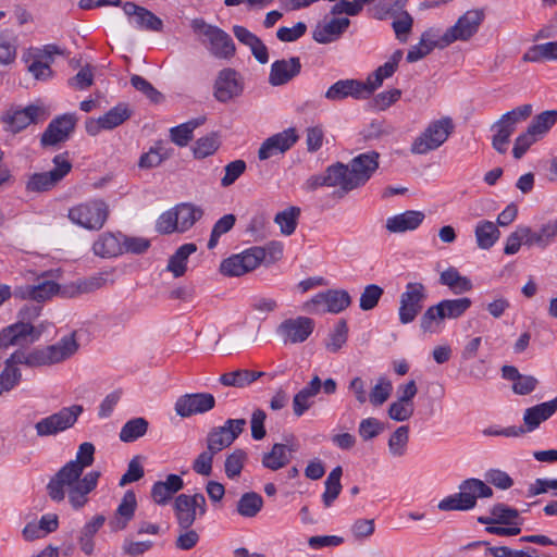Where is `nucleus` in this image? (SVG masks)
<instances>
[{"label":"nucleus","instance_id":"nucleus-15","mask_svg":"<svg viewBox=\"0 0 557 557\" xmlns=\"http://www.w3.org/2000/svg\"><path fill=\"white\" fill-rule=\"evenodd\" d=\"M83 412L81 405L64 407L46 418H42L35 424L36 434L39 437L53 436L72 428L79 414Z\"/></svg>","mask_w":557,"mask_h":557},{"label":"nucleus","instance_id":"nucleus-23","mask_svg":"<svg viewBox=\"0 0 557 557\" xmlns=\"http://www.w3.org/2000/svg\"><path fill=\"white\" fill-rule=\"evenodd\" d=\"M215 406V398L210 393L185 394L177 398L175 412L182 418L201 414L210 411Z\"/></svg>","mask_w":557,"mask_h":557},{"label":"nucleus","instance_id":"nucleus-62","mask_svg":"<svg viewBox=\"0 0 557 557\" xmlns=\"http://www.w3.org/2000/svg\"><path fill=\"white\" fill-rule=\"evenodd\" d=\"M246 458L247 455L243 449H235L226 457L224 470L228 479H235L240 475Z\"/></svg>","mask_w":557,"mask_h":557},{"label":"nucleus","instance_id":"nucleus-63","mask_svg":"<svg viewBox=\"0 0 557 557\" xmlns=\"http://www.w3.org/2000/svg\"><path fill=\"white\" fill-rule=\"evenodd\" d=\"M531 237V228L528 226H520L511 233L506 240L504 252L506 255H513L519 251L522 242L528 245V238Z\"/></svg>","mask_w":557,"mask_h":557},{"label":"nucleus","instance_id":"nucleus-5","mask_svg":"<svg viewBox=\"0 0 557 557\" xmlns=\"http://www.w3.org/2000/svg\"><path fill=\"white\" fill-rule=\"evenodd\" d=\"M40 314V307L24 306L18 311L21 321L5 326L0 331V349L9 346H22L33 344L39 339L41 331L37 330L26 320H33Z\"/></svg>","mask_w":557,"mask_h":557},{"label":"nucleus","instance_id":"nucleus-51","mask_svg":"<svg viewBox=\"0 0 557 557\" xmlns=\"http://www.w3.org/2000/svg\"><path fill=\"white\" fill-rule=\"evenodd\" d=\"M132 116V110L126 103H119L101 115L104 129H113Z\"/></svg>","mask_w":557,"mask_h":557},{"label":"nucleus","instance_id":"nucleus-54","mask_svg":"<svg viewBox=\"0 0 557 557\" xmlns=\"http://www.w3.org/2000/svg\"><path fill=\"white\" fill-rule=\"evenodd\" d=\"M299 215L300 209L298 207H288L276 213L274 222L280 226L283 235L289 236L296 230Z\"/></svg>","mask_w":557,"mask_h":557},{"label":"nucleus","instance_id":"nucleus-21","mask_svg":"<svg viewBox=\"0 0 557 557\" xmlns=\"http://www.w3.org/2000/svg\"><path fill=\"white\" fill-rule=\"evenodd\" d=\"M77 119L73 113H65L53 119L41 134L42 147H53L66 141L73 133Z\"/></svg>","mask_w":557,"mask_h":557},{"label":"nucleus","instance_id":"nucleus-41","mask_svg":"<svg viewBox=\"0 0 557 557\" xmlns=\"http://www.w3.org/2000/svg\"><path fill=\"white\" fill-rule=\"evenodd\" d=\"M265 373L261 371H251L247 369H238L224 373L220 376L219 382L224 386H233L243 388L262 377Z\"/></svg>","mask_w":557,"mask_h":557},{"label":"nucleus","instance_id":"nucleus-52","mask_svg":"<svg viewBox=\"0 0 557 557\" xmlns=\"http://www.w3.org/2000/svg\"><path fill=\"white\" fill-rule=\"evenodd\" d=\"M263 506L262 497L255 492H248L242 495L237 502V512L246 518H252L261 510Z\"/></svg>","mask_w":557,"mask_h":557},{"label":"nucleus","instance_id":"nucleus-55","mask_svg":"<svg viewBox=\"0 0 557 557\" xmlns=\"http://www.w3.org/2000/svg\"><path fill=\"white\" fill-rule=\"evenodd\" d=\"M409 442V426H398L389 436L388 450L393 457H401L407 451Z\"/></svg>","mask_w":557,"mask_h":557},{"label":"nucleus","instance_id":"nucleus-48","mask_svg":"<svg viewBox=\"0 0 557 557\" xmlns=\"http://www.w3.org/2000/svg\"><path fill=\"white\" fill-rule=\"evenodd\" d=\"M557 237V218L544 223L537 232L531 230V237L528 245H536L541 248L547 247Z\"/></svg>","mask_w":557,"mask_h":557},{"label":"nucleus","instance_id":"nucleus-40","mask_svg":"<svg viewBox=\"0 0 557 557\" xmlns=\"http://www.w3.org/2000/svg\"><path fill=\"white\" fill-rule=\"evenodd\" d=\"M436 33L429 28L421 35L420 41L412 46L407 53V61L412 63L426 57L434 48H440V38L436 40Z\"/></svg>","mask_w":557,"mask_h":557},{"label":"nucleus","instance_id":"nucleus-60","mask_svg":"<svg viewBox=\"0 0 557 557\" xmlns=\"http://www.w3.org/2000/svg\"><path fill=\"white\" fill-rule=\"evenodd\" d=\"M132 23H134L138 28L151 32H161L163 28V22L161 18L146 8L139 10Z\"/></svg>","mask_w":557,"mask_h":557},{"label":"nucleus","instance_id":"nucleus-33","mask_svg":"<svg viewBox=\"0 0 557 557\" xmlns=\"http://www.w3.org/2000/svg\"><path fill=\"white\" fill-rule=\"evenodd\" d=\"M322 387V382L318 375H314L311 381L302 387L293 398V411L296 417H301L312 405V398L315 397Z\"/></svg>","mask_w":557,"mask_h":557},{"label":"nucleus","instance_id":"nucleus-11","mask_svg":"<svg viewBox=\"0 0 557 557\" xmlns=\"http://www.w3.org/2000/svg\"><path fill=\"white\" fill-rule=\"evenodd\" d=\"M67 216L81 227L98 231L109 216V206L101 199L89 200L71 208Z\"/></svg>","mask_w":557,"mask_h":557},{"label":"nucleus","instance_id":"nucleus-46","mask_svg":"<svg viewBox=\"0 0 557 557\" xmlns=\"http://www.w3.org/2000/svg\"><path fill=\"white\" fill-rule=\"evenodd\" d=\"M205 122V117H197L186 123L174 126L170 129V138L171 141L177 145L178 147H186L188 143L193 139L194 131L202 125Z\"/></svg>","mask_w":557,"mask_h":557},{"label":"nucleus","instance_id":"nucleus-9","mask_svg":"<svg viewBox=\"0 0 557 557\" xmlns=\"http://www.w3.org/2000/svg\"><path fill=\"white\" fill-rule=\"evenodd\" d=\"M202 216V210L190 203H181L162 213L156 224L160 234L184 233Z\"/></svg>","mask_w":557,"mask_h":557},{"label":"nucleus","instance_id":"nucleus-49","mask_svg":"<svg viewBox=\"0 0 557 557\" xmlns=\"http://www.w3.org/2000/svg\"><path fill=\"white\" fill-rule=\"evenodd\" d=\"M343 469L341 466L335 467L327 475L324 485L325 491L322 495L325 507H330L333 502L338 497L342 491L341 478Z\"/></svg>","mask_w":557,"mask_h":557},{"label":"nucleus","instance_id":"nucleus-26","mask_svg":"<svg viewBox=\"0 0 557 557\" xmlns=\"http://www.w3.org/2000/svg\"><path fill=\"white\" fill-rule=\"evenodd\" d=\"M301 71L298 57L276 60L271 64L269 84L273 87L283 86L295 78Z\"/></svg>","mask_w":557,"mask_h":557},{"label":"nucleus","instance_id":"nucleus-17","mask_svg":"<svg viewBox=\"0 0 557 557\" xmlns=\"http://www.w3.org/2000/svg\"><path fill=\"white\" fill-rule=\"evenodd\" d=\"M425 299L426 289L422 283H408L399 298L398 317L400 323L408 324L413 322L422 310Z\"/></svg>","mask_w":557,"mask_h":557},{"label":"nucleus","instance_id":"nucleus-64","mask_svg":"<svg viewBox=\"0 0 557 557\" xmlns=\"http://www.w3.org/2000/svg\"><path fill=\"white\" fill-rule=\"evenodd\" d=\"M384 290L376 284L367 285L360 295L359 306L363 311L372 310L376 307Z\"/></svg>","mask_w":557,"mask_h":557},{"label":"nucleus","instance_id":"nucleus-2","mask_svg":"<svg viewBox=\"0 0 557 557\" xmlns=\"http://www.w3.org/2000/svg\"><path fill=\"white\" fill-rule=\"evenodd\" d=\"M283 256V246L278 242H271L264 247L255 246L240 253L233 255L220 264V272L226 276L244 275L261 263L271 265Z\"/></svg>","mask_w":557,"mask_h":557},{"label":"nucleus","instance_id":"nucleus-28","mask_svg":"<svg viewBox=\"0 0 557 557\" xmlns=\"http://www.w3.org/2000/svg\"><path fill=\"white\" fill-rule=\"evenodd\" d=\"M425 219V214L419 210H407L405 212L388 216L385 228L391 234L406 233L417 230Z\"/></svg>","mask_w":557,"mask_h":557},{"label":"nucleus","instance_id":"nucleus-56","mask_svg":"<svg viewBox=\"0 0 557 557\" xmlns=\"http://www.w3.org/2000/svg\"><path fill=\"white\" fill-rule=\"evenodd\" d=\"M95 446L92 443L84 442L78 446L75 459L67 461L65 465L73 467L84 473L85 469L90 467L95 460Z\"/></svg>","mask_w":557,"mask_h":557},{"label":"nucleus","instance_id":"nucleus-20","mask_svg":"<svg viewBox=\"0 0 557 557\" xmlns=\"http://www.w3.org/2000/svg\"><path fill=\"white\" fill-rule=\"evenodd\" d=\"M314 322L308 317H297L284 320L276 333L285 345L304 343L313 332Z\"/></svg>","mask_w":557,"mask_h":557},{"label":"nucleus","instance_id":"nucleus-10","mask_svg":"<svg viewBox=\"0 0 557 557\" xmlns=\"http://www.w3.org/2000/svg\"><path fill=\"white\" fill-rule=\"evenodd\" d=\"M533 112L532 104L519 106L506 113H504L492 126L496 133L492 139L493 148L499 152L505 153L507 151V145L510 136L515 133L518 125L527 121Z\"/></svg>","mask_w":557,"mask_h":557},{"label":"nucleus","instance_id":"nucleus-44","mask_svg":"<svg viewBox=\"0 0 557 557\" xmlns=\"http://www.w3.org/2000/svg\"><path fill=\"white\" fill-rule=\"evenodd\" d=\"M173 153V149L163 141H158L148 152L141 154L138 165L141 169H151L160 165Z\"/></svg>","mask_w":557,"mask_h":557},{"label":"nucleus","instance_id":"nucleus-45","mask_svg":"<svg viewBox=\"0 0 557 557\" xmlns=\"http://www.w3.org/2000/svg\"><path fill=\"white\" fill-rule=\"evenodd\" d=\"M524 62L540 63L557 60V40L539 44L530 47L523 54Z\"/></svg>","mask_w":557,"mask_h":557},{"label":"nucleus","instance_id":"nucleus-1","mask_svg":"<svg viewBox=\"0 0 557 557\" xmlns=\"http://www.w3.org/2000/svg\"><path fill=\"white\" fill-rule=\"evenodd\" d=\"M101 473L89 471L83 472L64 465L61 467L47 484V494L54 503L67 499L74 510L83 509L89 502V494L96 490Z\"/></svg>","mask_w":557,"mask_h":557},{"label":"nucleus","instance_id":"nucleus-19","mask_svg":"<svg viewBox=\"0 0 557 557\" xmlns=\"http://www.w3.org/2000/svg\"><path fill=\"white\" fill-rule=\"evenodd\" d=\"M351 304V297L345 289H329L317 294L308 304L313 313H339Z\"/></svg>","mask_w":557,"mask_h":557},{"label":"nucleus","instance_id":"nucleus-12","mask_svg":"<svg viewBox=\"0 0 557 557\" xmlns=\"http://www.w3.org/2000/svg\"><path fill=\"white\" fill-rule=\"evenodd\" d=\"M484 12L473 9L465 12L457 22L440 37V48L444 49L455 41H467L473 37L484 21Z\"/></svg>","mask_w":557,"mask_h":557},{"label":"nucleus","instance_id":"nucleus-36","mask_svg":"<svg viewBox=\"0 0 557 557\" xmlns=\"http://www.w3.org/2000/svg\"><path fill=\"white\" fill-rule=\"evenodd\" d=\"M557 410V397L528 408L523 414V422L528 431L535 430L543 421L550 418Z\"/></svg>","mask_w":557,"mask_h":557},{"label":"nucleus","instance_id":"nucleus-7","mask_svg":"<svg viewBox=\"0 0 557 557\" xmlns=\"http://www.w3.org/2000/svg\"><path fill=\"white\" fill-rule=\"evenodd\" d=\"M472 305L468 297L444 299L429 307L420 319V327L425 333H437L446 319H458Z\"/></svg>","mask_w":557,"mask_h":557},{"label":"nucleus","instance_id":"nucleus-43","mask_svg":"<svg viewBox=\"0 0 557 557\" xmlns=\"http://www.w3.org/2000/svg\"><path fill=\"white\" fill-rule=\"evenodd\" d=\"M196 250L197 246L194 243L182 245L175 253L171 256L166 267L168 271H170L174 277L183 276L187 270V260Z\"/></svg>","mask_w":557,"mask_h":557},{"label":"nucleus","instance_id":"nucleus-6","mask_svg":"<svg viewBox=\"0 0 557 557\" xmlns=\"http://www.w3.org/2000/svg\"><path fill=\"white\" fill-rule=\"evenodd\" d=\"M493 490L482 480L467 479L459 485V492L443 498L437 507L442 511H467L475 507L478 498H490Z\"/></svg>","mask_w":557,"mask_h":557},{"label":"nucleus","instance_id":"nucleus-47","mask_svg":"<svg viewBox=\"0 0 557 557\" xmlns=\"http://www.w3.org/2000/svg\"><path fill=\"white\" fill-rule=\"evenodd\" d=\"M474 233L479 248L484 250L493 247L500 235L496 224L491 221H480Z\"/></svg>","mask_w":557,"mask_h":557},{"label":"nucleus","instance_id":"nucleus-31","mask_svg":"<svg viewBox=\"0 0 557 557\" xmlns=\"http://www.w3.org/2000/svg\"><path fill=\"white\" fill-rule=\"evenodd\" d=\"M207 38L210 42V52L219 59H231L235 55L236 48L231 36L223 29L209 28Z\"/></svg>","mask_w":557,"mask_h":557},{"label":"nucleus","instance_id":"nucleus-38","mask_svg":"<svg viewBox=\"0 0 557 557\" xmlns=\"http://www.w3.org/2000/svg\"><path fill=\"white\" fill-rule=\"evenodd\" d=\"M106 522V517L103 515H97L91 518L88 522L84 524V527L79 531L78 535V544L82 552L88 556L94 554L95 550V541L94 537L97 532L102 528Z\"/></svg>","mask_w":557,"mask_h":557},{"label":"nucleus","instance_id":"nucleus-22","mask_svg":"<svg viewBox=\"0 0 557 557\" xmlns=\"http://www.w3.org/2000/svg\"><path fill=\"white\" fill-rule=\"evenodd\" d=\"M298 138L296 129L293 127L268 137L259 147V160L265 161L285 153L297 143Z\"/></svg>","mask_w":557,"mask_h":557},{"label":"nucleus","instance_id":"nucleus-37","mask_svg":"<svg viewBox=\"0 0 557 557\" xmlns=\"http://www.w3.org/2000/svg\"><path fill=\"white\" fill-rule=\"evenodd\" d=\"M343 177L337 168V163L330 165L323 174L310 176L304 184V188L308 191H313L319 187H338L341 195L343 194Z\"/></svg>","mask_w":557,"mask_h":557},{"label":"nucleus","instance_id":"nucleus-24","mask_svg":"<svg viewBox=\"0 0 557 557\" xmlns=\"http://www.w3.org/2000/svg\"><path fill=\"white\" fill-rule=\"evenodd\" d=\"M244 89L242 76L234 69L226 67L219 72L214 82V97L220 102H227L238 97Z\"/></svg>","mask_w":557,"mask_h":557},{"label":"nucleus","instance_id":"nucleus-14","mask_svg":"<svg viewBox=\"0 0 557 557\" xmlns=\"http://www.w3.org/2000/svg\"><path fill=\"white\" fill-rule=\"evenodd\" d=\"M48 113L42 106L29 104L25 108H11L1 116L3 128L5 132L17 134L30 124L42 122L47 119Z\"/></svg>","mask_w":557,"mask_h":557},{"label":"nucleus","instance_id":"nucleus-57","mask_svg":"<svg viewBox=\"0 0 557 557\" xmlns=\"http://www.w3.org/2000/svg\"><path fill=\"white\" fill-rule=\"evenodd\" d=\"M220 147L219 136L211 133L196 140L193 153L196 159H205L212 156Z\"/></svg>","mask_w":557,"mask_h":557},{"label":"nucleus","instance_id":"nucleus-25","mask_svg":"<svg viewBox=\"0 0 557 557\" xmlns=\"http://www.w3.org/2000/svg\"><path fill=\"white\" fill-rule=\"evenodd\" d=\"M298 450V444L295 442L293 435L286 438L285 444L276 443L272 446L271 450L264 453L261 463L264 468L272 471L280 470L287 466L290 461V454Z\"/></svg>","mask_w":557,"mask_h":557},{"label":"nucleus","instance_id":"nucleus-35","mask_svg":"<svg viewBox=\"0 0 557 557\" xmlns=\"http://www.w3.org/2000/svg\"><path fill=\"white\" fill-rule=\"evenodd\" d=\"M183 487L184 482L180 475L169 474L165 481H158L152 485L151 497L156 504L165 505Z\"/></svg>","mask_w":557,"mask_h":557},{"label":"nucleus","instance_id":"nucleus-3","mask_svg":"<svg viewBox=\"0 0 557 557\" xmlns=\"http://www.w3.org/2000/svg\"><path fill=\"white\" fill-rule=\"evenodd\" d=\"M75 332L63 336L54 345L34 349L29 352L23 350L14 351L5 362L13 367L25 364L28 367H44L62 362L72 357L78 350V343Z\"/></svg>","mask_w":557,"mask_h":557},{"label":"nucleus","instance_id":"nucleus-42","mask_svg":"<svg viewBox=\"0 0 557 557\" xmlns=\"http://www.w3.org/2000/svg\"><path fill=\"white\" fill-rule=\"evenodd\" d=\"M440 283L449 287L454 294H462L471 290L473 287L470 278L461 275L454 267H450L441 273Z\"/></svg>","mask_w":557,"mask_h":557},{"label":"nucleus","instance_id":"nucleus-4","mask_svg":"<svg viewBox=\"0 0 557 557\" xmlns=\"http://www.w3.org/2000/svg\"><path fill=\"white\" fill-rule=\"evenodd\" d=\"M380 153L367 151L352 158L348 164L337 162L343 177V194L363 186L379 169Z\"/></svg>","mask_w":557,"mask_h":557},{"label":"nucleus","instance_id":"nucleus-34","mask_svg":"<svg viewBox=\"0 0 557 557\" xmlns=\"http://www.w3.org/2000/svg\"><path fill=\"white\" fill-rule=\"evenodd\" d=\"M124 236L120 233H103L92 245L96 256L101 258H113L124 252Z\"/></svg>","mask_w":557,"mask_h":557},{"label":"nucleus","instance_id":"nucleus-50","mask_svg":"<svg viewBox=\"0 0 557 557\" xmlns=\"http://www.w3.org/2000/svg\"><path fill=\"white\" fill-rule=\"evenodd\" d=\"M392 392V381L387 376L381 375L370 389L368 399L372 406L380 407L391 397Z\"/></svg>","mask_w":557,"mask_h":557},{"label":"nucleus","instance_id":"nucleus-39","mask_svg":"<svg viewBox=\"0 0 557 557\" xmlns=\"http://www.w3.org/2000/svg\"><path fill=\"white\" fill-rule=\"evenodd\" d=\"M519 511L511 508L503 503L495 504L491 508L490 517H479L478 522L482 524H512L516 520H519Z\"/></svg>","mask_w":557,"mask_h":557},{"label":"nucleus","instance_id":"nucleus-58","mask_svg":"<svg viewBox=\"0 0 557 557\" xmlns=\"http://www.w3.org/2000/svg\"><path fill=\"white\" fill-rule=\"evenodd\" d=\"M348 326L345 320H339L329 335L325 347L331 352H337L347 342Z\"/></svg>","mask_w":557,"mask_h":557},{"label":"nucleus","instance_id":"nucleus-59","mask_svg":"<svg viewBox=\"0 0 557 557\" xmlns=\"http://www.w3.org/2000/svg\"><path fill=\"white\" fill-rule=\"evenodd\" d=\"M557 122V111L547 110L536 115L528 126L537 137L544 135Z\"/></svg>","mask_w":557,"mask_h":557},{"label":"nucleus","instance_id":"nucleus-16","mask_svg":"<svg viewBox=\"0 0 557 557\" xmlns=\"http://www.w3.org/2000/svg\"><path fill=\"white\" fill-rule=\"evenodd\" d=\"M173 508L178 527L187 530L194 524L197 516L201 517L207 512V502L201 493L180 494L174 500Z\"/></svg>","mask_w":557,"mask_h":557},{"label":"nucleus","instance_id":"nucleus-29","mask_svg":"<svg viewBox=\"0 0 557 557\" xmlns=\"http://www.w3.org/2000/svg\"><path fill=\"white\" fill-rule=\"evenodd\" d=\"M137 508L136 495L133 491H126L113 515L109 520L112 532L124 530L134 518Z\"/></svg>","mask_w":557,"mask_h":557},{"label":"nucleus","instance_id":"nucleus-27","mask_svg":"<svg viewBox=\"0 0 557 557\" xmlns=\"http://www.w3.org/2000/svg\"><path fill=\"white\" fill-rule=\"evenodd\" d=\"M60 285L53 281L45 280L35 285H22L15 287L13 296L22 300L44 302L59 294Z\"/></svg>","mask_w":557,"mask_h":557},{"label":"nucleus","instance_id":"nucleus-53","mask_svg":"<svg viewBox=\"0 0 557 557\" xmlns=\"http://www.w3.org/2000/svg\"><path fill=\"white\" fill-rule=\"evenodd\" d=\"M148 430V421L145 418L128 420L120 432V440L124 443H132L144 436Z\"/></svg>","mask_w":557,"mask_h":557},{"label":"nucleus","instance_id":"nucleus-30","mask_svg":"<svg viewBox=\"0 0 557 557\" xmlns=\"http://www.w3.org/2000/svg\"><path fill=\"white\" fill-rule=\"evenodd\" d=\"M363 82L361 81L354 78L339 79L327 88L324 98L334 102L342 101L348 97L363 99Z\"/></svg>","mask_w":557,"mask_h":557},{"label":"nucleus","instance_id":"nucleus-61","mask_svg":"<svg viewBox=\"0 0 557 557\" xmlns=\"http://www.w3.org/2000/svg\"><path fill=\"white\" fill-rule=\"evenodd\" d=\"M236 222V216L232 213L223 215L219 219L212 228L210 239L208 242V248L213 249L219 242V238L230 232Z\"/></svg>","mask_w":557,"mask_h":557},{"label":"nucleus","instance_id":"nucleus-13","mask_svg":"<svg viewBox=\"0 0 557 557\" xmlns=\"http://www.w3.org/2000/svg\"><path fill=\"white\" fill-rule=\"evenodd\" d=\"M53 169L48 172L34 173L26 183V189L33 193H44L57 186L72 170V163L65 154H57Z\"/></svg>","mask_w":557,"mask_h":557},{"label":"nucleus","instance_id":"nucleus-8","mask_svg":"<svg viewBox=\"0 0 557 557\" xmlns=\"http://www.w3.org/2000/svg\"><path fill=\"white\" fill-rule=\"evenodd\" d=\"M454 131L455 124L450 116L431 121L411 143V153L426 154L438 149L447 141Z\"/></svg>","mask_w":557,"mask_h":557},{"label":"nucleus","instance_id":"nucleus-32","mask_svg":"<svg viewBox=\"0 0 557 557\" xmlns=\"http://www.w3.org/2000/svg\"><path fill=\"white\" fill-rule=\"evenodd\" d=\"M350 24L347 17L332 18L323 24H318L312 33V38L319 44H330L338 39Z\"/></svg>","mask_w":557,"mask_h":557},{"label":"nucleus","instance_id":"nucleus-18","mask_svg":"<svg viewBox=\"0 0 557 557\" xmlns=\"http://www.w3.org/2000/svg\"><path fill=\"white\" fill-rule=\"evenodd\" d=\"M245 419H227L223 425L210 430L207 435V447L220 453L231 446L246 426Z\"/></svg>","mask_w":557,"mask_h":557}]
</instances>
